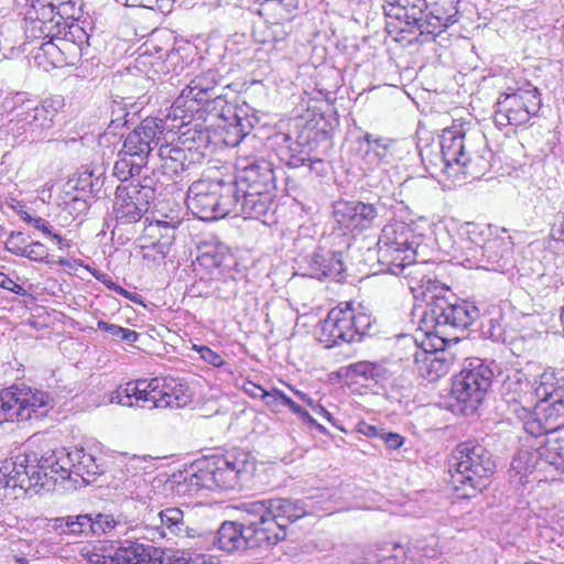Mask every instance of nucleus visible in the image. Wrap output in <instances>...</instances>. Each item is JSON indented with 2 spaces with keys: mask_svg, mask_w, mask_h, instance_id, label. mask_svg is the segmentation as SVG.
I'll return each mask as SVG.
<instances>
[{
  "mask_svg": "<svg viewBox=\"0 0 564 564\" xmlns=\"http://www.w3.org/2000/svg\"><path fill=\"white\" fill-rule=\"evenodd\" d=\"M426 306L421 327L425 334L438 344H431L432 349L420 348L412 337L406 338L413 349L412 357L420 377L430 382L436 381L448 373L453 365V356L445 350L449 341H458L455 332L467 329L478 317V308L468 302H451L447 297L433 293L430 286L423 293Z\"/></svg>",
  "mask_w": 564,
  "mask_h": 564,
  "instance_id": "nucleus-1",
  "label": "nucleus"
},
{
  "mask_svg": "<svg viewBox=\"0 0 564 564\" xmlns=\"http://www.w3.org/2000/svg\"><path fill=\"white\" fill-rule=\"evenodd\" d=\"M458 0H387V30L434 40L459 20Z\"/></svg>",
  "mask_w": 564,
  "mask_h": 564,
  "instance_id": "nucleus-2",
  "label": "nucleus"
},
{
  "mask_svg": "<svg viewBox=\"0 0 564 564\" xmlns=\"http://www.w3.org/2000/svg\"><path fill=\"white\" fill-rule=\"evenodd\" d=\"M378 261L387 267V271L394 275L411 276L416 280L421 267L426 264L422 258L423 236L415 234L412 225L395 220L383 226L378 240ZM432 283V279L422 275L416 286L424 289Z\"/></svg>",
  "mask_w": 564,
  "mask_h": 564,
  "instance_id": "nucleus-3",
  "label": "nucleus"
},
{
  "mask_svg": "<svg viewBox=\"0 0 564 564\" xmlns=\"http://www.w3.org/2000/svg\"><path fill=\"white\" fill-rule=\"evenodd\" d=\"M254 470V457L245 449L235 448L194 463L184 482L188 490L195 491L236 490L250 480Z\"/></svg>",
  "mask_w": 564,
  "mask_h": 564,
  "instance_id": "nucleus-4",
  "label": "nucleus"
},
{
  "mask_svg": "<svg viewBox=\"0 0 564 564\" xmlns=\"http://www.w3.org/2000/svg\"><path fill=\"white\" fill-rule=\"evenodd\" d=\"M443 171L457 166L473 178L480 177L490 166L491 151L486 135L476 128L454 124L444 129L440 141Z\"/></svg>",
  "mask_w": 564,
  "mask_h": 564,
  "instance_id": "nucleus-5",
  "label": "nucleus"
},
{
  "mask_svg": "<svg viewBox=\"0 0 564 564\" xmlns=\"http://www.w3.org/2000/svg\"><path fill=\"white\" fill-rule=\"evenodd\" d=\"M457 234L464 267L502 271L510 264L513 249L510 237L496 236L489 226L475 223L462 224Z\"/></svg>",
  "mask_w": 564,
  "mask_h": 564,
  "instance_id": "nucleus-6",
  "label": "nucleus"
},
{
  "mask_svg": "<svg viewBox=\"0 0 564 564\" xmlns=\"http://www.w3.org/2000/svg\"><path fill=\"white\" fill-rule=\"evenodd\" d=\"M495 469L491 453L474 441L459 443L453 449L448 462L452 487L464 499L482 492L490 484Z\"/></svg>",
  "mask_w": 564,
  "mask_h": 564,
  "instance_id": "nucleus-7",
  "label": "nucleus"
},
{
  "mask_svg": "<svg viewBox=\"0 0 564 564\" xmlns=\"http://www.w3.org/2000/svg\"><path fill=\"white\" fill-rule=\"evenodd\" d=\"M228 87L216 69L196 75L174 100L167 112V119L178 121L173 128L191 124L194 120H205V115H214L225 107V95L217 89Z\"/></svg>",
  "mask_w": 564,
  "mask_h": 564,
  "instance_id": "nucleus-8",
  "label": "nucleus"
},
{
  "mask_svg": "<svg viewBox=\"0 0 564 564\" xmlns=\"http://www.w3.org/2000/svg\"><path fill=\"white\" fill-rule=\"evenodd\" d=\"M111 402L142 409H177L187 404L185 387L173 378L155 377L130 381L116 390Z\"/></svg>",
  "mask_w": 564,
  "mask_h": 564,
  "instance_id": "nucleus-9",
  "label": "nucleus"
},
{
  "mask_svg": "<svg viewBox=\"0 0 564 564\" xmlns=\"http://www.w3.org/2000/svg\"><path fill=\"white\" fill-rule=\"evenodd\" d=\"M42 468L47 482L65 484L66 489H77L90 485L104 473L96 458L84 448L68 452L66 448H54L43 453Z\"/></svg>",
  "mask_w": 564,
  "mask_h": 564,
  "instance_id": "nucleus-10",
  "label": "nucleus"
},
{
  "mask_svg": "<svg viewBox=\"0 0 564 564\" xmlns=\"http://www.w3.org/2000/svg\"><path fill=\"white\" fill-rule=\"evenodd\" d=\"M238 510L241 513L240 522L225 521L216 532H200L195 545L209 547L212 544L227 553L256 547L268 549L263 531L257 520L252 518L247 501L241 502Z\"/></svg>",
  "mask_w": 564,
  "mask_h": 564,
  "instance_id": "nucleus-11",
  "label": "nucleus"
},
{
  "mask_svg": "<svg viewBox=\"0 0 564 564\" xmlns=\"http://www.w3.org/2000/svg\"><path fill=\"white\" fill-rule=\"evenodd\" d=\"M24 32L30 41L62 39L76 45H89V35L78 23L63 25L56 15L54 0H34L25 12Z\"/></svg>",
  "mask_w": 564,
  "mask_h": 564,
  "instance_id": "nucleus-12",
  "label": "nucleus"
},
{
  "mask_svg": "<svg viewBox=\"0 0 564 564\" xmlns=\"http://www.w3.org/2000/svg\"><path fill=\"white\" fill-rule=\"evenodd\" d=\"M238 184L253 202V207L261 216L267 215L272 206L275 191L273 163L257 156L240 154L237 160L236 175Z\"/></svg>",
  "mask_w": 564,
  "mask_h": 564,
  "instance_id": "nucleus-13",
  "label": "nucleus"
},
{
  "mask_svg": "<svg viewBox=\"0 0 564 564\" xmlns=\"http://www.w3.org/2000/svg\"><path fill=\"white\" fill-rule=\"evenodd\" d=\"M247 503L269 547L284 540L285 528L307 512L303 501L289 498L261 499Z\"/></svg>",
  "mask_w": 564,
  "mask_h": 564,
  "instance_id": "nucleus-14",
  "label": "nucleus"
},
{
  "mask_svg": "<svg viewBox=\"0 0 564 564\" xmlns=\"http://www.w3.org/2000/svg\"><path fill=\"white\" fill-rule=\"evenodd\" d=\"M64 106L65 100L62 95H52L39 102L23 93H18L13 109L14 116L10 123L29 134L31 141H36L47 135Z\"/></svg>",
  "mask_w": 564,
  "mask_h": 564,
  "instance_id": "nucleus-15",
  "label": "nucleus"
},
{
  "mask_svg": "<svg viewBox=\"0 0 564 564\" xmlns=\"http://www.w3.org/2000/svg\"><path fill=\"white\" fill-rule=\"evenodd\" d=\"M53 409V399L42 390L14 384L0 392V424L44 417Z\"/></svg>",
  "mask_w": 564,
  "mask_h": 564,
  "instance_id": "nucleus-16",
  "label": "nucleus"
},
{
  "mask_svg": "<svg viewBox=\"0 0 564 564\" xmlns=\"http://www.w3.org/2000/svg\"><path fill=\"white\" fill-rule=\"evenodd\" d=\"M371 328L370 316L357 313L350 303L332 308L321 326L319 341L327 348L340 343L360 341Z\"/></svg>",
  "mask_w": 564,
  "mask_h": 564,
  "instance_id": "nucleus-17",
  "label": "nucleus"
},
{
  "mask_svg": "<svg viewBox=\"0 0 564 564\" xmlns=\"http://www.w3.org/2000/svg\"><path fill=\"white\" fill-rule=\"evenodd\" d=\"M541 106V94L536 87L531 85L510 94L503 93L496 104L495 123L499 129L507 126L525 124L538 115Z\"/></svg>",
  "mask_w": 564,
  "mask_h": 564,
  "instance_id": "nucleus-18",
  "label": "nucleus"
},
{
  "mask_svg": "<svg viewBox=\"0 0 564 564\" xmlns=\"http://www.w3.org/2000/svg\"><path fill=\"white\" fill-rule=\"evenodd\" d=\"M43 454L39 457L36 453H29L17 456L14 459H7L0 464V486L3 488L23 489L25 492L31 489L44 488L47 478L44 477V468L41 466Z\"/></svg>",
  "mask_w": 564,
  "mask_h": 564,
  "instance_id": "nucleus-19",
  "label": "nucleus"
},
{
  "mask_svg": "<svg viewBox=\"0 0 564 564\" xmlns=\"http://www.w3.org/2000/svg\"><path fill=\"white\" fill-rule=\"evenodd\" d=\"M153 552L156 550L151 545L126 541L113 554L105 556L102 564H219L214 556L203 553L173 557L164 563L161 557L153 556Z\"/></svg>",
  "mask_w": 564,
  "mask_h": 564,
  "instance_id": "nucleus-20",
  "label": "nucleus"
},
{
  "mask_svg": "<svg viewBox=\"0 0 564 564\" xmlns=\"http://www.w3.org/2000/svg\"><path fill=\"white\" fill-rule=\"evenodd\" d=\"M499 393L509 413L520 423L529 417V411L535 403L533 382L522 370L509 371L500 384Z\"/></svg>",
  "mask_w": 564,
  "mask_h": 564,
  "instance_id": "nucleus-21",
  "label": "nucleus"
},
{
  "mask_svg": "<svg viewBox=\"0 0 564 564\" xmlns=\"http://www.w3.org/2000/svg\"><path fill=\"white\" fill-rule=\"evenodd\" d=\"M164 130L165 124L162 119L145 118L124 137L119 155H129L147 164L152 150L160 148Z\"/></svg>",
  "mask_w": 564,
  "mask_h": 564,
  "instance_id": "nucleus-22",
  "label": "nucleus"
},
{
  "mask_svg": "<svg viewBox=\"0 0 564 564\" xmlns=\"http://www.w3.org/2000/svg\"><path fill=\"white\" fill-rule=\"evenodd\" d=\"M528 416L521 423L531 436L540 437L556 432L564 426V398L535 402Z\"/></svg>",
  "mask_w": 564,
  "mask_h": 564,
  "instance_id": "nucleus-23",
  "label": "nucleus"
},
{
  "mask_svg": "<svg viewBox=\"0 0 564 564\" xmlns=\"http://www.w3.org/2000/svg\"><path fill=\"white\" fill-rule=\"evenodd\" d=\"M383 210L384 207L379 202L376 204L360 200L339 202L335 206L334 217L344 228L362 231L375 226Z\"/></svg>",
  "mask_w": 564,
  "mask_h": 564,
  "instance_id": "nucleus-24",
  "label": "nucleus"
},
{
  "mask_svg": "<svg viewBox=\"0 0 564 564\" xmlns=\"http://www.w3.org/2000/svg\"><path fill=\"white\" fill-rule=\"evenodd\" d=\"M217 186V200L219 202L220 218L231 215L232 217L254 218L262 217L253 202L238 184L236 177L230 181L214 180Z\"/></svg>",
  "mask_w": 564,
  "mask_h": 564,
  "instance_id": "nucleus-25",
  "label": "nucleus"
},
{
  "mask_svg": "<svg viewBox=\"0 0 564 564\" xmlns=\"http://www.w3.org/2000/svg\"><path fill=\"white\" fill-rule=\"evenodd\" d=\"M217 186L214 180L194 182L187 191L186 205L194 216L202 220L220 218Z\"/></svg>",
  "mask_w": 564,
  "mask_h": 564,
  "instance_id": "nucleus-26",
  "label": "nucleus"
},
{
  "mask_svg": "<svg viewBox=\"0 0 564 564\" xmlns=\"http://www.w3.org/2000/svg\"><path fill=\"white\" fill-rule=\"evenodd\" d=\"M213 116L221 120L218 127L226 131L225 142L228 145H239L258 122L256 116H249L245 108H238L228 101Z\"/></svg>",
  "mask_w": 564,
  "mask_h": 564,
  "instance_id": "nucleus-27",
  "label": "nucleus"
},
{
  "mask_svg": "<svg viewBox=\"0 0 564 564\" xmlns=\"http://www.w3.org/2000/svg\"><path fill=\"white\" fill-rule=\"evenodd\" d=\"M150 204L135 192L134 185H119L113 199V214L122 226L140 221L148 212Z\"/></svg>",
  "mask_w": 564,
  "mask_h": 564,
  "instance_id": "nucleus-28",
  "label": "nucleus"
},
{
  "mask_svg": "<svg viewBox=\"0 0 564 564\" xmlns=\"http://www.w3.org/2000/svg\"><path fill=\"white\" fill-rule=\"evenodd\" d=\"M343 254L332 250L318 249L306 259L304 274L317 279H329L336 282L344 280Z\"/></svg>",
  "mask_w": 564,
  "mask_h": 564,
  "instance_id": "nucleus-29",
  "label": "nucleus"
},
{
  "mask_svg": "<svg viewBox=\"0 0 564 564\" xmlns=\"http://www.w3.org/2000/svg\"><path fill=\"white\" fill-rule=\"evenodd\" d=\"M39 47V52L35 55V59L39 64H47L48 66L56 68L64 63H74L78 57L83 55V51L87 45H76L69 41L62 39L56 40H43Z\"/></svg>",
  "mask_w": 564,
  "mask_h": 564,
  "instance_id": "nucleus-30",
  "label": "nucleus"
},
{
  "mask_svg": "<svg viewBox=\"0 0 564 564\" xmlns=\"http://www.w3.org/2000/svg\"><path fill=\"white\" fill-rule=\"evenodd\" d=\"M149 521L156 527L155 521L159 520L162 535H175L180 538L197 539L200 532L189 528L184 521V513L178 508H166L159 511L154 517L149 518Z\"/></svg>",
  "mask_w": 564,
  "mask_h": 564,
  "instance_id": "nucleus-31",
  "label": "nucleus"
},
{
  "mask_svg": "<svg viewBox=\"0 0 564 564\" xmlns=\"http://www.w3.org/2000/svg\"><path fill=\"white\" fill-rule=\"evenodd\" d=\"M451 395L456 401L458 410L465 415L473 414L485 399V395L476 391L471 382L460 372L453 380Z\"/></svg>",
  "mask_w": 564,
  "mask_h": 564,
  "instance_id": "nucleus-32",
  "label": "nucleus"
},
{
  "mask_svg": "<svg viewBox=\"0 0 564 564\" xmlns=\"http://www.w3.org/2000/svg\"><path fill=\"white\" fill-rule=\"evenodd\" d=\"M534 401H551L564 398V376L562 371L545 369L533 382Z\"/></svg>",
  "mask_w": 564,
  "mask_h": 564,
  "instance_id": "nucleus-33",
  "label": "nucleus"
},
{
  "mask_svg": "<svg viewBox=\"0 0 564 564\" xmlns=\"http://www.w3.org/2000/svg\"><path fill=\"white\" fill-rule=\"evenodd\" d=\"M189 149H183L169 143L161 144L159 148V158L164 174L177 175L187 170L193 163L189 158Z\"/></svg>",
  "mask_w": 564,
  "mask_h": 564,
  "instance_id": "nucleus-34",
  "label": "nucleus"
},
{
  "mask_svg": "<svg viewBox=\"0 0 564 564\" xmlns=\"http://www.w3.org/2000/svg\"><path fill=\"white\" fill-rule=\"evenodd\" d=\"M367 143L365 155L370 163L390 164L394 158L395 140L366 132L362 137Z\"/></svg>",
  "mask_w": 564,
  "mask_h": 564,
  "instance_id": "nucleus-35",
  "label": "nucleus"
},
{
  "mask_svg": "<svg viewBox=\"0 0 564 564\" xmlns=\"http://www.w3.org/2000/svg\"><path fill=\"white\" fill-rule=\"evenodd\" d=\"M334 124L323 115L314 116L307 120L300 131V139L317 147L322 142H328L332 138Z\"/></svg>",
  "mask_w": 564,
  "mask_h": 564,
  "instance_id": "nucleus-36",
  "label": "nucleus"
},
{
  "mask_svg": "<svg viewBox=\"0 0 564 564\" xmlns=\"http://www.w3.org/2000/svg\"><path fill=\"white\" fill-rule=\"evenodd\" d=\"M460 373L471 382L476 388V391L486 395L494 378V372L488 365H486L481 359H470L460 370Z\"/></svg>",
  "mask_w": 564,
  "mask_h": 564,
  "instance_id": "nucleus-37",
  "label": "nucleus"
},
{
  "mask_svg": "<svg viewBox=\"0 0 564 564\" xmlns=\"http://www.w3.org/2000/svg\"><path fill=\"white\" fill-rule=\"evenodd\" d=\"M545 465L543 448L539 451L520 449L511 462L510 476H520V480L532 473L538 466Z\"/></svg>",
  "mask_w": 564,
  "mask_h": 564,
  "instance_id": "nucleus-38",
  "label": "nucleus"
},
{
  "mask_svg": "<svg viewBox=\"0 0 564 564\" xmlns=\"http://www.w3.org/2000/svg\"><path fill=\"white\" fill-rule=\"evenodd\" d=\"M314 150V147L301 140L299 134L295 142L281 149L280 159L292 169L305 166L307 160H311V154Z\"/></svg>",
  "mask_w": 564,
  "mask_h": 564,
  "instance_id": "nucleus-39",
  "label": "nucleus"
},
{
  "mask_svg": "<svg viewBox=\"0 0 564 564\" xmlns=\"http://www.w3.org/2000/svg\"><path fill=\"white\" fill-rule=\"evenodd\" d=\"M231 259L228 249L221 245L206 246L197 256V263L208 271L228 265L227 261Z\"/></svg>",
  "mask_w": 564,
  "mask_h": 564,
  "instance_id": "nucleus-40",
  "label": "nucleus"
},
{
  "mask_svg": "<svg viewBox=\"0 0 564 564\" xmlns=\"http://www.w3.org/2000/svg\"><path fill=\"white\" fill-rule=\"evenodd\" d=\"M89 521V514L67 516L59 517L52 520V527L58 531L59 534L66 535H88L87 523Z\"/></svg>",
  "mask_w": 564,
  "mask_h": 564,
  "instance_id": "nucleus-41",
  "label": "nucleus"
},
{
  "mask_svg": "<svg viewBox=\"0 0 564 564\" xmlns=\"http://www.w3.org/2000/svg\"><path fill=\"white\" fill-rule=\"evenodd\" d=\"M128 185H134L135 192L151 204L164 189V183L155 172L144 175L141 180H132Z\"/></svg>",
  "mask_w": 564,
  "mask_h": 564,
  "instance_id": "nucleus-42",
  "label": "nucleus"
},
{
  "mask_svg": "<svg viewBox=\"0 0 564 564\" xmlns=\"http://www.w3.org/2000/svg\"><path fill=\"white\" fill-rule=\"evenodd\" d=\"M145 165V163L135 158L122 154L119 155V159L113 165V175L123 183L139 175Z\"/></svg>",
  "mask_w": 564,
  "mask_h": 564,
  "instance_id": "nucleus-43",
  "label": "nucleus"
},
{
  "mask_svg": "<svg viewBox=\"0 0 564 564\" xmlns=\"http://www.w3.org/2000/svg\"><path fill=\"white\" fill-rule=\"evenodd\" d=\"M545 465L564 475V438L549 441L543 447Z\"/></svg>",
  "mask_w": 564,
  "mask_h": 564,
  "instance_id": "nucleus-44",
  "label": "nucleus"
},
{
  "mask_svg": "<svg viewBox=\"0 0 564 564\" xmlns=\"http://www.w3.org/2000/svg\"><path fill=\"white\" fill-rule=\"evenodd\" d=\"M97 328L108 333L113 340L133 344L139 339V333L105 321H98Z\"/></svg>",
  "mask_w": 564,
  "mask_h": 564,
  "instance_id": "nucleus-45",
  "label": "nucleus"
},
{
  "mask_svg": "<svg viewBox=\"0 0 564 564\" xmlns=\"http://www.w3.org/2000/svg\"><path fill=\"white\" fill-rule=\"evenodd\" d=\"M400 369L399 361L383 359L371 364L370 380L376 383H382L390 380Z\"/></svg>",
  "mask_w": 564,
  "mask_h": 564,
  "instance_id": "nucleus-46",
  "label": "nucleus"
},
{
  "mask_svg": "<svg viewBox=\"0 0 564 564\" xmlns=\"http://www.w3.org/2000/svg\"><path fill=\"white\" fill-rule=\"evenodd\" d=\"M119 524L120 522L115 520L111 514L97 513L95 518L89 514L87 533H91L93 535L110 533Z\"/></svg>",
  "mask_w": 564,
  "mask_h": 564,
  "instance_id": "nucleus-47",
  "label": "nucleus"
},
{
  "mask_svg": "<svg viewBox=\"0 0 564 564\" xmlns=\"http://www.w3.org/2000/svg\"><path fill=\"white\" fill-rule=\"evenodd\" d=\"M56 15L63 18V25L70 26L79 19L80 6L77 0H54Z\"/></svg>",
  "mask_w": 564,
  "mask_h": 564,
  "instance_id": "nucleus-48",
  "label": "nucleus"
},
{
  "mask_svg": "<svg viewBox=\"0 0 564 564\" xmlns=\"http://www.w3.org/2000/svg\"><path fill=\"white\" fill-rule=\"evenodd\" d=\"M391 555L386 556V554H375L376 561L380 564H404L408 553L404 547L397 543H388V547L386 549Z\"/></svg>",
  "mask_w": 564,
  "mask_h": 564,
  "instance_id": "nucleus-49",
  "label": "nucleus"
},
{
  "mask_svg": "<svg viewBox=\"0 0 564 564\" xmlns=\"http://www.w3.org/2000/svg\"><path fill=\"white\" fill-rule=\"evenodd\" d=\"M482 334L492 341H505V326L500 318H489L481 325Z\"/></svg>",
  "mask_w": 564,
  "mask_h": 564,
  "instance_id": "nucleus-50",
  "label": "nucleus"
},
{
  "mask_svg": "<svg viewBox=\"0 0 564 564\" xmlns=\"http://www.w3.org/2000/svg\"><path fill=\"white\" fill-rule=\"evenodd\" d=\"M174 0H127L130 7H142L166 13L172 10Z\"/></svg>",
  "mask_w": 564,
  "mask_h": 564,
  "instance_id": "nucleus-51",
  "label": "nucleus"
},
{
  "mask_svg": "<svg viewBox=\"0 0 564 564\" xmlns=\"http://www.w3.org/2000/svg\"><path fill=\"white\" fill-rule=\"evenodd\" d=\"M285 400L286 394L278 389H273L272 391H265L262 399L267 408L275 413L282 411Z\"/></svg>",
  "mask_w": 564,
  "mask_h": 564,
  "instance_id": "nucleus-52",
  "label": "nucleus"
},
{
  "mask_svg": "<svg viewBox=\"0 0 564 564\" xmlns=\"http://www.w3.org/2000/svg\"><path fill=\"white\" fill-rule=\"evenodd\" d=\"M47 256H48L47 248L39 241L31 242V243L26 245V247H24V251L22 253V257L28 258L31 261H37V262L44 261L47 258Z\"/></svg>",
  "mask_w": 564,
  "mask_h": 564,
  "instance_id": "nucleus-53",
  "label": "nucleus"
},
{
  "mask_svg": "<svg viewBox=\"0 0 564 564\" xmlns=\"http://www.w3.org/2000/svg\"><path fill=\"white\" fill-rule=\"evenodd\" d=\"M24 247H26V240L22 232H11L4 246L6 250L18 257H22Z\"/></svg>",
  "mask_w": 564,
  "mask_h": 564,
  "instance_id": "nucleus-54",
  "label": "nucleus"
},
{
  "mask_svg": "<svg viewBox=\"0 0 564 564\" xmlns=\"http://www.w3.org/2000/svg\"><path fill=\"white\" fill-rule=\"evenodd\" d=\"M128 115L129 112L120 102L113 101V105L111 107L110 128L117 129L119 127L126 126L128 122Z\"/></svg>",
  "mask_w": 564,
  "mask_h": 564,
  "instance_id": "nucleus-55",
  "label": "nucleus"
},
{
  "mask_svg": "<svg viewBox=\"0 0 564 564\" xmlns=\"http://www.w3.org/2000/svg\"><path fill=\"white\" fill-rule=\"evenodd\" d=\"M196 351L199 354L200 358L206 361L207 364L214 366V367H220L225 364L223 357L210 349L207 346H194Z\"/></svg>",
  "mask_w": 564,
  "mask_h": 564,
  "instance_id": "nucleus-56",
  "label": "nucleus"
},
{
  "mask_svg": "<svg viewBox=\"0 0 564 564\" xmlns=\"http://www.w3.org/2000/svg\"><path fill=\"white\" fill-rule=\"evenodd\" d=\"M371 361H358L348 366V372L352 376L362 377L366 380H370L371 375Z\"/></svg>",
  "mask_w": 564,
  "mask_h": 564,
  "instance_id": "nucleus-57",
  "label": "nucleus"
},
{
  "mask_svg": "<svg viewBox=\"0 0 564 564\" xmlns=\"http://www.w3.org/2000/svg\"><path fill=\"white\" fill-rule=\"evenodd\" d=\"M32 221H33V227L35 229L42 231L46 236L54 238L58 245H62L63 238L59 235L52 232L51 226L44 218L36 217V219H32Z\"/></svg>",
  "mask_w": 564,
  "mask_h": 564,
  "instance_id": "nucleus-58",
  "label": "nucleus"
},
{
  "mask_svg": "<svg viewBox=\"0 0 564 564\" xmlns=\"http://www.w3.org/2000/svg\"><path fill=\"white\" fill-rule=\"evenodd\" d=\"M380 438L384 442V444L392 449H397L401 447L404 443V438L398 434L392 432H381Z\"/></svg>",
  "mask_w": 564,
  "mask_h": 564,
  "instance_id": "nucleus-59",
  "label": "nucleus"
},
{
  "mask_svg": "<svg viewBox=\"0 0 564 564\" xmlns=\"http://www.w3.org/2000/svg\"><path fill=\"white\" fill-rule=\"evenodd\" d=\"M0 288L8 290L14 294L21 295L25 293V290L22 285L14 282L12 279H10L4 273L0 272Z\"/></svg>",
  "mask_w": 564,
  "mask_h": 564,
  "instance_id": "nucleus-60",
  "label": "nucleus"
},
{
  "mask_svg": "<svg viewBox=\"0 0 564 564\" xmlns=\"http://www.w3.org/2000/svg\"><path fill=\"white\" fill-rule=\"evenodd\" d=\"M306 165L311 172H315L317 175H323L326 173L327 163L315 155V151L311 154V160H307Z\"/></svg>",
  "mask_w": 564,
  "mask_h": 564,
  "instance_id": "nucleus-61",
  "label": "nucleus"
},
{
  "mask_svg": "<svg viewBox=\"0 0 564 564\" xmlns=\"http://www.w3.org/2000/svg\"><path fill=\"white\" fill-rule=\"evenodd\" d=\"M243 391L253 399H263V394L267 390H264L261 386L248 381L243 384Z\"/></svg>",
  "mask_w": 564,
  "mask_h": 564,
  "instance_id": "nucleus-62",
  "label": "nucleus"
},
{
  "mask_svg": "<svg viewBox=\"0 0 564 564\" xmlns=\"http://www.w3.org/2000/svg\"><path fill=\"white\" fill-rule=\"evenodd\" d=\"M551 236L555 240L564 241V213L553 224Z\"/></svg>",
  "mask_w": 564,
  "mask_h": 564,
  "instance_id": "nucleus-63",
  "label": "nucleus"
},
{
  "mask_svg": "<svg viewBox=\"0 0 564 564\" xmlns=\"http://www.w3.org/2000/svg\"><path fill=\"white\" fill-rule=\"evenodd\" d=\"M297 416L302 420L303 423L310 425L311 427H314L322 433L326 431V429L321 425L306 410L303 409Z\"/></svg>",
  "mask_w": 564,
  "mask_h": 564,
  "instance_id": "nucleus-64",
  "label": "nucleus"
}]
</instances>
